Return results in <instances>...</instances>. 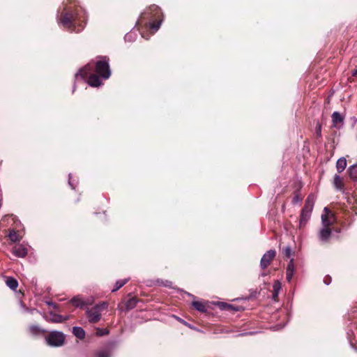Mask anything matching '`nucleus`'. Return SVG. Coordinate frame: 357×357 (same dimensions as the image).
Listing matches in <instances>:
<instances>
[{
	"mask_svg": "<svg viewBox=\"0 0 357 357\" xmlns=\"http://www.w3.org/2000/svg\"><path fill=\"white\" fill-rule=\"evenodd\" d=\"M58 24L71 32H80L84 26L86 16L84 10L70 2L60 7L57 13Z\"/></svg>",
	"mask_w": 357,
	"mask_h": 357,
	"instance_id": "obj_1",
	"label": "nucleus"
},
{
	"mask_svg": "<svg viewBox=\"0 0 357 357\" xmlns=\"http://www.w3.org/2000/svg\"><path fill=\"white\" fill-rule=\"evenodd\" d=\"M332 123L333 127H337L338 124L343 123L344 117L338 112H334L332 114Z\"/></svg>",
	"mask_w": 357,
	"mask_h": 357,
	"instance_id": "obj_15",
	"label": "nucleus"
},
{
	"mask_svg": "<svg viewBox=\"0 0 357 357\" xmlns=\"http://www.w3.org/2000/svg\"><path fill=\"white\" fill-rule=\"evenodd\" d=\"M276 256V251L275 250H269L262 256L260 261V268L263 270L266 269L274 259Z\"/></svg>",
	"mask_w": 357,
	"mask_h": 357,
	"instance_id": "obj_7",
	"label": "nucleus"
},
{
	"mask_svg": "<svg viewBox=\"0 0 357 357\" xmlns=\"http://www.w3.org/2000/svg\"><path fill=\"white\" fill-rule=\"evenodd\" d=\"M295 272V265L294 262V259H291L289 262L288 263L286 268V278L287 280L290 282Z\"/></svg>",
	"mask_w": 357,
	"mask_h": 357,
	"instance_id": "obj_13",
	"label": "nucleus"
},
{
	"mask_svg": "<svg viewBox=\"0 0 357 357\" xmlns=\"http://www.w3.org/2000/svg\"><path fill=\"white\" fill-rule=\"evenodd\" d=\"M311 213H312L301 211V218L299 222L300 228L304 227L307 224V221L310 218Z\"/></svg>",
	"mask_w": 357,
	"mask_h": 357,
	"instance_id": "obj_17",
	"label": "nucleus"
},
{
	"mask_svg": "<svg viewBox=\"0 0 357 357\" xmlns=\"http://www.w3.org/2000/svg\"><path fill=\"white\" fill-rule=\"evenodd\" d=\"M141 35L142 37L145 38L146 40H148L150 37V34L148 32H142Z\"/></svg>",
	"mask_w": 357,
	"mask_h": 357,
	"instance_id": "obj_38",
	"label": "nucleus"
},
{
	"mask_svg": "<svg viewBox=\"0 0 357 357\" xmlns=\"http://www.w3.org/2000/svg\"><path fill=\"white\" fill-rule=\"evenodd\" d=\"M50 314L52 316V321L54 323H62L68 319V316L63 317L60 314H52V313H51Z\"/></svg>",
	"mask_w": 357,
	"mask_h": 357,
	"instance_id": "obj_26",
	"label": "nucleus"
},
{
	"mask_svg": "<svg viewBox=\"0 0 357 357\" xmlns=\"http://www.w3.org/2000/svg\"><path fill=\"white\" fill-rule=\"evenodd\" d=\"M348 172L349 173L350 178L356 181H357V163L349 167Z\"/></svg>",
	"mask_w": 357,
	"mask_h": 357,
	"instance_id": "obj_24",
	"label": "nucleus"
},
{
	"mask_svg": "<svg viewBox=\"0 0 357 357\" xmlns=\"http://www.w3.org/2000/svg\"><path fill=\"white\" fill-rule=\"evenodd\" d=\"M109 331L107 329H104L103 331L100 330V328L98 329V334L99 335H104L108 334Z\"/></svg>",
	"mask_w": 357,
	"mask_h": 357,
	"instance_id": "obj_37",
	"label": "nucleus"
},
{
	"mask_svg": "<svg viewBox=\"0 0 357 357\" xmlns=\"http://www.w3.org/2000/svg\"><path fill=\"white\" fill-rule=\"evenodd\" d=\"M8 237L12 242H17L21 240V238L17 234V231L14 229H11L9 231Z\"/></svg>",
	"mask_w": 357,
	"mask_h": 357,
	"instance_id": "obj_28",
	"label": "nucleus"
},
{
	"mask_svg": "<svg viewBox=\"0 0 357 357\" xmlns=\"http://www.w3.org/2000/svg\"><path fill=\"white\" fill-rule=\"evenodd\" d=\"M78 183V181L77 180H73L72 179V174H68V185H70V187L73 189V190H75V187L77 186Z\"/></svg>",
	"mask_w": 357,
	"mask_h": 357,
	"instance_id": "obj_30",
	"label": "nucleus"
},
{
	"mask_svg": "<svg viewBox=\"0 0 357 357\" xmlns=\"http://www.w3.org/2000/svg\"><path fill=\"white\" fill-rule=\"evenodd\" d=\"M132 33H129L126 34V36L124 37L125 40L131 42L132 40Z\"/></svg>",
	"mask_w": 357,
	"mask_h": 357,
	"instance_id": "obj_36",
	"label": "nucleus"
},
{
	"mask_svg": "<svg viewBox=\"0 0 357 357\" xmlns=\"http://www.w3.org/2000/svg\"><path fill=\"white\" fill-rule=\"evenodd\" d=\"M94 357H112V353L107 349H100L95 353Z\"/></svg>",
	"mask_w": 357,
	"mask_h": 357,
	"instance_id": "obj_23",
	"label": "nucleus"
},
{
	"mask_svg": "<svg viewBox=\"0 0 357 357\" xmlns=\"http://www.w3.org/2000/svg\"><path fill=\"white\" fill-rule=\"evenodd\" d=\"M325 213L321 215V227L330 228V227L333 224L335 221V217L333 214L330 213L328 208H324Z\"/></svg>",
	"mask_w": 357,
	"mask_h": 357,
	"instance_id": "obj_8",
	"label": "nucleus"
},
{
	"mask_svg": "<svg viewBox=\"0 0 357 357\" xmlns=\"http://www.w3.org/2000/svg\"><path fill=\"white\" fill-rule=\"evenodd\" d=\"M172 282L170 281H168V280H166L164 283H163V285L165 287H170L172 286Z\"/></svg>",
	"mask_w": 357,
	"mask_h": 357,
	"instance_id": "obj_40",
	"label": "nucleus"
},
{
	"mask_svg": "<svg viewBox=\"0 0 357 357\" xmlns=\"http://www.w3.org/2000/svg\"><path fill=\"white\" fill-rule=\"evenodd\" d=\"M93 71V66L91 64H87L82 68L79 69L75 75V79L79 78L85 79L89 76L88 84L93 87H98L102 84L100 76L98 75L91 73Z\"/></svg>",
	"mask_w": 357,
	"mask_h": 357,
	"instance_id": "obj_3",
	"label": "nucleus"
},
{
	"mask_svg": "<svg viewBox=\"0 0 357 357\" xmlns=\"http://www.w3.org/2000/svg\"><path fill=\"white\" fill-rule=\"evenodd\" d=\"M13 253L17 257H25L28 254V250L23 244H18L13 247Z\"/></svg>",
	"mask_w": 357,
	"mask_h": 357,
	"instance_id": "obj_11",
	"label": "nucleus"
},
{
	"mask_svg": "<svg viewBox=\"0 0 357 357\" xmlns=\"http://www.w3.org/2000/svg\"><path fill=\"white\" fill-rule=\"evenodd\" d=\"M352 75L355 76V77H357V69L352 72Z\"/></svg>",
	"mask_w": 357,
	"mask_h": 357,
	"instance_id": "obj_44",
	"label": "nucleus"
},
{
	"mask_svg": "<svg viewBox=\"0 0 357 357\" xmlns=\"http://www.w3.org/2000/svg\"><path fill=\"white\" fill-rule=\"evenodd\" d=\"M28 330L29 333L34 336L40 335L47 332L45 329L36 324L29 326Z\"/></svg>",
	"mask_w": 357,
	"mask_h": 357,
	"instance_id": "obj_14",
	"label": "nucleus"
},
{
	"mask_svg": "<svg viewBox=\"0 0 357 357\" xmlns=\"http://www.w3.org/2000/svg\"><path fill=\"white\" fill-rule=\"evenodd\" d=\"M284 324H282H282H278V325H276V326H273V329L274 331H278V330L282 329V328H284Z\"/></svg>",
	"mask_w": 357,
	"mask_h": 357,
	"instance_id": "obj_39",
	"label": "nucleus"
},
{
	"mask_svg": "<svg viewBox=\"0 0 357 357\" xmlns=\"http://www.w3.org/2000/svg\"><path fill=\"white\" fill-rule=\"evenodd\" d=\"M137 303V299L136 298L132 297V298H129L125 304L126 310H130L135 308Z\"/></svg>",
	"mask_w": 357,
	"mask_h": 357,
	"instance_id": "obj_25",
	"label": "nucleus"
},
{
	"mask_svg": "<svg viewBox=\"0 0 357 357\" xmlns=\"http://www.w3.org/2000/svg\"><path fill=\"white\" fill-rule=\"evenodd\" d=\"M73 334L79 340H82L85 337L84 330L79 326H74L72 329Z\"/></svg>",
	"mask_w": 357,
	"mask_h": 357,
	"instance_id": "obj_19",
	"label": "nucleus"
},
{
	"mask_svg": "<svg viewBox=\"0 0 357 357\" xmlns=\"http://www.w3.org/2000/svg\"><path fill=\"white\" fill-rule=\"evenodd\" d=\"M331 234L332 231L331 228L321 227L317 236L322 243H326L328 241Z\"/></svg>",
	"mask_w": 357,
	"mask_h": 357,
	"instance_id": "obj_10",
	"label": "nucleus"
},
{
	"mask_svg": "<svg viewBox=\"0 0 357 357\" xmlns=\"http://www.w3.org/2000/svg\"><path fill=\"white\" fill-rule=\"evenodd\" d=\"M5 282L6 285L12 290H16L18 287V282L13 277H6Z\"/></svg>",
	"mask_w": 357,
	"mask_h": 357,
	"instance_id": "obj_18",
	"label": "nucleus"
},
{
	"mask_svg": "<svg viewBox=\"0 0 357 357\" xmlns=\"http://www.w3.org/2000/svg\"><path fill=\"white\" fill-rule=\"evenodd\" d=\"M315 132L317 137H321V126L319 123H317L315 127Z\"/></svg>",
	"mask_w": 357,
	"mask_h": 357,
	"instance_id": "obj_33",
	"label": "nucleus"
},
{
	"mask_svg": "<svg viewBox=\"0 0 357 357\" xmlns=\"http://www.w3.org/2000/svg\"><path fill=\"white\" fill-rule=\"evenodd\" d=\"M331 281H332V279H331V278L329 275H326L324 278V282L326 285H329L331 283Z\"/></svg>",
	"mask_w": 357,
	"mask_h": 357,
	"instance_id": "obj_35",
	"label": "nucleus"
},
{
	"mask_svg": "<svg viewBox=\"0 0 357 357\" xmlns=\"http://www.w3.org/2000/svg\"><path fill=\"white\" fill-rule=\"evenodd\" d=\"M185 294H187L190 297L195 298V296L192 294H190L188 292H185Z\"/></svg>",
	"mask_w": 357,
	"mask_h": 357,
	"instance_id": "obj_45",
	"label": "nucleus"
},
{
	"mask_svg": "<svg viewBox=\"0 0 357 357\" xmlns=\"http://www.w3.org/2000/svg\"><path fill=\"white\" fill-rule=\"evenodd\" d=\"M281 288H282L281 282L279 280H275L273 284V294H272L273 300L277 301Z\"/></svg>",
	"mask_w": 357,
	"mask_h": 357,
	"instance_id": "obj_16",
	"label": "nucleus"
},
{
	"mask_svg": "<svg viewBox=\"0 0 357 357\" xmlns=\"http://www.w3.org/2000/svg\"><path fill=\"white\" fill-rule=\"evenodd\" d=\"M107 303L102 302L95 305L91 309H87L86 314L89 321L92 324L97 323L101 318V312L107 308Z\"/></svg>",
	"mask_w": 357,
	"mask_h": 357,
	"instance_id": "obj_4",
	"label": "nucleus"
},
{
	"mask_svg": "<svg viewBox=\"0 0 357 357\" xmlns=\"http://www.w3.org/2000/svg\"><path fill=\"white\" fill-rule=\"evenodd\" d=\"M333 185L337 190H343V182L342 178L338 175L335 174L333 178Z\"/></svg>",
	"mask_w": 357,
	"mask_h": 357,
	"instance_id": "obj_22",
	"label": "nucleus"
},
{
	"mask_svg": "<svg viewBox=\"0 0 357 357\" xmlns=\"http://www.w3.org/2000/svg\"><path fill=\"white\" fill-rule=\"evenodd\" d=\"M219 307L222 310H231L233 311H237L238 307L226 303L221 302L218 304Z\"/></svg>",
	"mask_w": 357,
	"mask_h": 357,
	"instance_id": "obj_29",
	"label": "nucleus"
},
{
	"mask_svg": "<svg viewBox=\"0 0 357 357\" xmlns=\"http://www.w3.org/2000/svg\"><path fill=\"white\" fill-rule=\"evenodd\" d=\"M192 305L195 310L200 312H206L207 311L206 305L201 301H193L192 302Z\"/></svg>",
	"mask_w": 357,
	"mask_h": 357,
	"instance_id": "obj_20",
	"label": "nucleus"
},
{
	"mask_svg": "<svg viewBox=\"0 0 357 357\" xmlns=\"http://www.w3.org/2000/svg\"><path fill=\"white\" fill-rule=\"evenodd\" d=\"M91 299H85L82 295H77L70 300V303L77 307H82L91 305Z\"/></svg>",
	"mask_w": 357,
	"mask_h": 357,
	"instance_id": "obj_9",
	"label": "nucleus"
},
{
	"mask_svg": "<svg viewBox=\"0 0 357 357\" xmlns=\"http://www.w3.org/2000/svg\"><path fill=\"white\" fill-rule=\"evenodd\" d=\"M66 335L58 331H52L45 336V342L47 345L53 347H61L65 342Z\"/></svg>",
	"mask_w": 357,
	"mask_h": 357,
	"instance_id": "obj_5",
	"label": "nucleus"
},
{
	"mask_svg": "<svg viewBox=\"0 0 357 357\" xmlns=\"http://www.w3.org/2000/svg\"><path fill=\"white\" fill-rule=\"evenodd\" d=\"M177 320H178L180 322H181L182 324H183L184 325H187V322L185 321H184L183 319L178 317H176V316H174Z\"/></svg>",
	"mask_w": 357,
	"mask_h": 357,
	"instance_id": "obj_42",
	"label": "nucleus"
},
{
	"mask_svg": "<svg viewBox=\"0 0 357 357\" xmlns=\"http://www.w3.org/2000/svg\"><path fill=\"white\" fill-rule=\"evenodd\" d=\"M261 275H262V276H266V273H261Z\"/></svg>",
	"mask_w": 357,
	"mask_h": 357,
	"instance_id": "obj_47",
	"label": "nucleus"
},
{
	"mask_svg": "<svg viewBox=\"0 0 357 357\" xmlns=\"http://www.w3.org/2000/svg\"><path fill=\"white\" fill-rule=\"evenodd\" d=\"M315 199H316V197H315L314 195H313V194L309 195L305 202V205H304V207L303 208L302 211L312 213L314 205Z\"/></svg>",
	"mask_w": 357,
	"mask_h": 357,
	"instance_id": "obj_12",
	"label": "nucleus"
},
{
	"mask_svg": "<svg viewBox=\"0 0 357 357\" xmlns=\"http://www.w3.org/2000/svg\"><path fill=\"white\" fill-rule=\"evenodd\" d=\"M26 311H27V312H30L31 314H33L34 312H38V311L36 309H35V308H33V309H28V308H26Z\"/></svg>",
	"mask_w": 357,
	"mask_h": 357,
	"instance_id": "obj_43",
	"label": "nucleus"
},
{
	"mask_svg": "<svg viewBox=\"0 0 357 357\" xmlns=\"http://www.w3.org/2000/svg\"><path fill=\"white\" fill-rule=\"evenodd\" d=\"M75 84H74V86H73V91H75Z\"/></svg>",
	"mask_w": 357,
	"mask_h": 357,
	"instance_id": "obj_48",
	"label": "nucleus"
},
{
	"mask_svg": "<svg viewBox=\"0 0 357 357\" xmlns=\"http://www.w3.org/2000/svg\"><path fill=\"white\" fill-rule=\"evenodd\" d=\"M347 167V160L345 158H340L336 162V169L338 173L342 172Z\"/></svg>",
	"mask_w": 357,
	"mask_h": 357,
	"instance_id": "obj_21",
	"label": "nucleus"
},
{
	"mask_svg": "<svg viewBox=\"0 0 357 357\" xmlns=\"http://www.w3.org/2000/svg\"><path fill=\"white\" fill-rule=\"evenodd\" d=\"M146 20L151 21L146 24V29L151 30V34L152 35L160 29L163 21L161 9L156 5H151L141 14L137 24L142 23L144 20Z\"/></svg>",
	"mask_w": 357,
	"mask_h": 357,
	"instance_id": "obj_2",
	"label": "nucleus"
},
{
	"mask_svg": "<svg viewBox=\"0 0 357 357\" xmlns=\"http://www.w3.org/2000/svg\"><path fill=\"white\" fill-rule=\"evenodd\" d=\"M283 252L286 257H289L291 254V250L290 247L285 248L283 250Z\"/></svg>",
	"mask_w": 357,
	"mask_h": 357,
	"instance_id": "obj_34",
	"label": "nucleus"
},
{
	"mask_svg": "<svg viewBox=\"0 0 357 357\" xmlns=\"http://www.w3.org/2000/svg\"><path fill=\"white\" fill-rule=\"evenodd\" d=\"M186 326H188L190 328H193V327L190 324H189L188 323H187Z\"/></svg>",
	"mask_w": 357,
	"mask_h": 357,
	"instance_id": "obj_46",
	"label": "nucleus"
},
{
	"mask_svg": "<svg viewBox=\"0 0 357 357\" xmlns=\"http://www.w3.org/2000/svg\"><path fill=\"white\" fill-rule=\"evenodd\" d=\"M347 338L349 341L351 347L357 351V347H354V343L352 342V339H351L352 335H354L353 331L352 330L348 331L347 333Z\"/></svg>",
	"mask_w": 357,
	"mask_h": 357,
	"instance_id": "obj_31",
	"label": "nucleus"
},
{
	"mask_svg": "<svg viewBox=\"0 0 357 357\" xmlns=\"http://www.w3.org/2000/svg\"><path fill=\"white\" fill-rule=\"evenodd\" d=\"M96 72L102 78L107 79L111 75L109 65V59L107 56H101L96 63Z\"/></svg>",
	"mask_w": 357,
	"mask_h": 357,
	"instance_id": "obj_6",
	"label": "nucleus"
},
{
	"mask_svg": "<svg viewBox=\"0 0 357 357\" xmlns=\"http://www.w3.org/2000/svg\"><path fill=\"white\" fill-rule=\"evenodd\" d=\"M129 280L128 278L123 279V280H119L116 282L114 289L112 290V292L116 291L120 288H121L124 284H126L128 281Z\"/></svg>",
	"mask_w": 357,
	"mask_h": 357,
	"instance_id": "obj_27",
	"label": "nucleus"
},
{
	"mask_svg": "<svg viewBox=\"0 0 357 357\" xmlns=\"http://www.w3.org/2000/svg\"><path fill=\"white\" fill-rule=\"evenodd\" d=\"M302 197L300 196L298 193H296L292 199V204H296L297 203L301 202Z\"/></svg>",
	"mask_w": 357,
	"mask_h": 357,
	"instance_id": "obj_32",
	"label": "nucleus"
},
{
	"mask_svg": "<svg viewBox=\"0 0 357 357\" xmlns=\"http://www.w3.org/2000/svg\"><path fill=\"white\" fill-rule=\"evenodd\" d=\"M335 231H336L337 232H340V229H337V230H335Z\"/></svg>",
	"mask_w": 357,
	"mask_h": 357,
	"instance_id": "obj_49",
	"label": "nucleus"
},
{
	"mask_svg": "<svg viewBox=\"0 0 357 357\" xmlns=\"http://www.w3.org/2000/svg\"><path fill=\"white\" fill-rule=\"evenodd\" d=\"M47 305H49V306H52L54 308H56V305L54 303L52 302V301L47 302Z\"/></svg>",
	"mask_w": 357,
	"mask_h": 357,
	"instance_id": "obj_41",
	"label": "nucleus"
}]
</instances>
